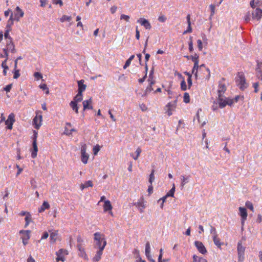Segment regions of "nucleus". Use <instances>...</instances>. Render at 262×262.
<instances>
[{"label":"nucleus","instance_id":"nucleus-17","mask_svg":"<svg viewBox=\"0 0 262 262\" xmlns=\"http://www.w3.org/2000/svg\"><path fill=\"white\" fill-rule=\"evenodd\" d=\"M256 75L259 79L262 80V62L257 61Z\"/></svg>","mask_w":262,"mask_h":262},{"label":"nucleus","instance_id":"nucleus-30","mask_svg":"<svg viewBox=\"0 0 262 262\" xmlns=\"http://www.w3.org/2000/svg\"><path fill=\"white\" fill-rule=\"evenodd\" d=\"M58 234V232L57 230L51 233L50 238L52 243H55L57 241Z\"/></svg>","mask_w":262,"mask_h":262},{"label":"nucleus","instance_id":"nucleus-42","mask_svg":"<svg viewBox=\"0 0 262 262\" xmlns=\"http://www.w3.org/2000/svg\"><path fill=\"white\" fill-rule=\"evenodd\" d=\"M71 20V17L67 15H63L60 18V20L61 22L63 23L65 21H70Z\"/></svg>","mask_w":262,"mask_h":262},{"label":"nucleus","instance_id":"nucleus-4","mask_svg":"<svg viewBox=\"0 0 262 262\" xmlns=\"http://www.w3.org/2000/svg\"><path fill=\"white\" fill-rule=\"evenodd\" d=\"M94 240L96 241V245L99 249L102 246H104V248L106 245V241L104 235L100 232H96L94 233Z\"/></svg>","mask_w":262,"mask_h":262},{"label":"nucleus","instance_id":"nucleus-43","mask_svg":"<svg viewBox=\"0 0 262 262\" xmlns=\"http://www.w3.org/2000/svg\"><path fill=\"white\" fill-rule=\"evenodd\" d=\"M142 150L141 149V148L140 147H138L137 149H136V156H133V158H134V160H136L138 159V158H139V157L140 156V155L141 152Z\"/></svg>","mask_w":262,"mask_h":262},{"label":"nucleus","instance_id":"nucleus-54","mask_svg":"<svg viewBox=\"0 0 262 262\" xmlns=\"http://www.w3.org/2000/svg\"><path fill=\"white\" fill-rule=\"evenodd\" d=\"M210 233L212 235V236L217 235L216 229L214 227L211 226Z\"/></svg>","mask_w":262,"mask_h":262},{"label":"nucleus","instance_id":"nucleus-13","mask_svg":"<svg viewBox=\"0 0 262 262\" xmlns=\"http://www.w3.org/2000/svg\"><path fill=\"white\" fill-rule=\"evenodd\" d=\"M42 116H35L33 120V125L34 127L38 129L42 125Z\"/></svg>","mask_w":262,"mask_h":262},{"label":"nucleus","instance_id":"nucleus-11","mask_svg":"<svg viewBox=\"0 0 262 262\" xmlns=\"http://www.w3.org/2000/svg\"><path fill=\"white\" fill-rule=\"evenodd\" d=\"M236 82L240 85L241 89H244L246 87V79L243 73H239L236 78Z\"/></svg>","mask_w":262,"mask_h":262},{"label":"nucleus","instance_id":"nucleus-15","mask_svg":"<svg viewBox=\"0 0 262 262\" xmlns=\"http://www.w3.org/2000/svg\"><path fill=\"white\" fill-rule=\"evenodd\" d=\"M194 245L198 251L201 254H205L207 252L205 247L201 242L198 241H195Z\"/></svg>","mask_w":262,"mask_h":262},{"label":"nucleus","instance_id":"nucleus-58","mask_svg":"<svg viewBox=\"0 0 262 262\" xmlns=\"http://www.w3.org/2000/svg\"><path fill=\"white\" fill-rule=\"evenodd\" d=\"M34 76L37 79L41 78L42 77L41 74L39 72H35L34 74Z\"/></svg>","mask_w":262,"mask_h":262},{"label":"nucleus","instance_id":"nucleus-12","mask_svg":"<svg viewBox=\"0 0 262 262\" xmlns=\"http://www.w3.org/2000/svg\"><path fill=\"white\" fill-rule=\"evenodd\" d=\"M238 210L239 211V214L241 217V223L242 226H243L245 224V221L247 220V217L248 216L247 212L245 208L242 207H239Z\"/></svg>","mask_w":262,"mask_h":262},{"label":"nucleus","instance_id":"nucleus-20","mask_svg":"<svg viewBox=\"0 0 262 262\" xmlns=\"http://www.w3.org/2000/svg\"><path fill=\"white\" fill-rule=\"evenodd\" d=\"M83 110H91L93 108L92 106V99L91 98L88 100H84L82 102Z\"/></svg>","mask_w":262,"mask_h":262},{"label":"nucleus","instance_id":"nucleus-56","mask_svg":"<svg viewBox=\"0 0 262 262\" xmlns=\"http://www.w3.org/2000/svg\"><path fill=\"white\" fill-rule=\"evenodd\" d=\"M209 8L211 10V15L212 16L214 15L215 12V6L213 5H210Z\"/></svg>","mask_w":262,"mask_h":262},{"label":"nucleus","instance_id":"nucleus-24","mask_svg":"<svg viewBox=\"0 0 262 262\" xmlns=\"http://www.w3.org/2000/svg\"><path fill=\"white\" fill-rule=\"evenodd\" d=\"M77 248L79 251V255L84 259H88V256L84 251V248L82 246L81 244H78L77 245Z\"/></svg>","mask_w":262,"mask_h":262},{"label":"nucleus","instance_id":"nucleus-7","mask_svg":"<svg viewBox=\"0 0 262 262\" xmlns=\"http://www.w3.org/2000/svg\"><path fill=\"white\" fill-rule=\"evenodd\" d=\"M134 205L138 208L140 212H143L146 207V201L144 200L143 196H141L137 202L134 203Z\"/></svg>","mask_w":262,"mask_h":262},{"label":"nucleus","instance_id":"nucleus-64","mask_svg":"<svg viewBox=\"0 0 262 262\" xmlns=\"http://www.w3.org/2000/svg\"><path fill=\"white\" fill-rule=\"evenodd\" d=\"M27 262H36L31 255H30L27 259Z\"/></svg>","mask_w":262,"mask_h":262},{"label":"nucleus","instance_id":"nucleus-14","mask_svg":"<svg viewBox=\"0 0 262 262\" xmlns=\"http://www.w3.org/2000/svg\"><path fill=\"white\" fill-rule=\"evenodd\" d=\"M68 253L67 250L61 249L59 250L57 252H56V255L57 256L56 258V261H59L60 260L62 261H64L65 260V258L64 256L66 255H68Z\"/></svg>","mask_w":262,"mask_h":262},{"label":"nucleus","instance_id":"nucleus-35","mask_svg":"<svg viewBox=\"0 0 262 262\" xmlns=\"http://www.w3.org/2000/svg\"><path fill=\"white\" fill-rule=\"evenodd\" d=\"M187 21L188 23V28L186 31H185L184 33H187V32H192V29L191 27V22H190V15L188 14L187 16Z\"/></svg>","mask_w":262,"mask_h":262},{"label":"nucleus","instance_id":"nucleus-27","mask_svg":"<svg viewBox=\"0 0 262 262\" xmlns=\"http://www.w3.org/2000/svg\"><path fill=\"white\" fill-rule=\"evenodd\" d=\"M112 208L113 207L111 202L109 200L104 201V203L103 205L104 211L106 212L107 211H111Z\"/></svg>","mask_w":262,"mask_h":262},{"label":"nucleus","instance_id":"nucleus-60","mask_svg":"<svg viewBox=\"0 0 262 262\" xmlns=\"http://www.w3.org/2000/svg\"><path fill=\"white\" fill-rule=\"evenodd\" d=\"M147 191L149 193V195H150L153 192V187L152 186V184H150V185L148 186Z\"/></svg>","mask_w":262,"mask_h":262},{"label":"nucleus","instance_id":"nucleus-45","mask_svg":"<svg viewBox=\"0 0 262 262\" xmlns=\"http://www.w3.org/2000/svg\"><path fill=\"white\" fill-rule=\"evenodd\" d=\"M154 171H155V170L153 169L151 171L150 174L149 175L148 181H149V183L151 184H152V182L154 181V180H155Z\"/></svg>","mask_w":262,"mask_h":262},{"label":"nucleus","instance_id":"nucleus-3","mask_svg":"<svg viewBox=\"0 0 262 262\" xmlns=\"http://www.w3.org/2000/svg\"><path fill=\"white\" fill-rule=\"evenodd\" d=\"M24 13L23 11L18 7H16L14 14V17H13V14H11L10 17L8 20V24L7 25V28H11V26L13 24L14 20L18 21L20 18L23 17Z\"/></svg>","mask_w":262,"mask_h":262},{"label":"nucleus","instance_id":"nucleus-34","mask_svg":"<svg viewBox=\"0 0 262 262\" xmlns=\"http://www.w3.org/2000/svg\"><path fill=\"white\" fill-rule=\"evenodd\" d=\"M82 93L78 92L77 94L75 96L73 99V101H75V102L78 103L80 102L82 100Z\"/></svg>","mask_w":262,"mask_h":262},{"label":"nucleus","instance_id":"nucleus-6","mask_svg":"<svg viewBox=\"0 0 262 262\" xmlns=\"http://www.w3.org/2000/svg\"><path fill=\"white\" fill-rule=\"evenodd\" d=\"M14 117L15 116H8V118L6 120L5 117L4 116H2L1 121H5L7 128L9 129H12L13 124L15 121Z\"/></svg>","mask_w":262,"mask_h":262},{"label":"nucleus","instance_id":"nucleus-33","mask_svg":"<svg viewBox=\"0 0 262 262\" xmlns=\"http://www.w3.org/2000/svg\"><path fill=\"white\" fill-rule=\"evenodd\" d=\"M193 262H208V261L206 259H205L203 257H200L196 256V255H194L193 256Z\"/></svg>","mask_w":262,"mask_h":262},{"label":"nucleus","instance_id":"nucleus-59","mask_svg":"<svg viewBox=\"0 0 262 262\" xmlns=\"http://www.w3.org/2000/svg\"><path fill=\"white\" fill-rule=\"evenodd\" d=\"M12 84H8V85H6V86L5 88H4V90L5 91H6L7 92H9L10 91V90L12 88Z\"/></svg>","mask_w":262,"mask_h":262},{"label":"nucleus","instance_id":"nucleus-28","mask_svg":"<svg viewBox=\"0 0 262 262\" xmlns=\"http://www.w3.org/2000/svg\"><path fill=\"white\" fill-rule=\"evenodd\" d=\"M50 207L49 203L47 201H44L41 206L38 208V212L39 213L43 212L46 209H49Z\"/></svg>","mask_w":262,"mask_h":262},{"label":"nucleus","instance_id":"nucleus-39","mask_svg":"<svg viewBox=\"0 0 262 262\" xmlns=\"http://www.w3.org/2000/svg\"><path fill=\"white\" fill-rule=\"evenodd\" d=\"M10 31V29L7 30L4 34V36H5V39L6 40V42L7 41V40H12V38L11 37V36L9 35Z\"/></svg>","mask_w":262,"mask_h":262},{"label":"nucleus","instance_id":"nucleus-10","mask_svg":"<svg viewBox=\"0 0 262 262\" xmlns=\"http://www.w3.org/2000/svg\"><path fill=\"white\" fill-rule=\"evenodd\" d=\"M30 233L31 231L30 230H20L19 234H21V238L23 241V243L24 245L26 246L28 244V240L30 238Z\"/></svg>","mask_w":262,"mask_h":262},{"label":"nucleus","instance_id":"nucleus-22","mask_svg":"<svg viewBox=\"0 0 262 262\" xmlns=\"http://www.w3.org/2000/svg\"><path fill=\"white\" fill-rule=\"evenodd\" d=\"M103 250L104 246H102L100 249H99V250L96 252L95 256L93 258V261H99L101 259Z\"/></svg>","mask_w":262,"mask_h":262},{"label":"nucleus","instance_id":"nucleus-26","mask_svg":"<svg viewBox=\"0 0 262 262\" xmlns=\"http://www.w3.org/2000/svg\"><path fill=\"white\" fill-rule=\"evenodd\" d=\"M32 146L33 149L31 151V157L34 159L36 157L38 151L37 142L35 141H33Z\"/></svg>","mask_w":262,"mask_h":262},{"label":"nucleus","instance_id":"nucleus-25","mask_svg":"<svg viewBox=\"0 0 262 262\" xmlns=\"http://www.w3.org/2000/svg\"><path fill=\"white\" fill-rule=\"evenodd\" d=\"M75 130L71 128V124L70 123H67L65 126V129L64 134L67 135H70L72 134L73 132H75Z\"/></svg>","mask_w":262,"mask_h":262},{"label":"nucleus","instance_id":"nucleus-48","mask_svg":"<svg viewBox=\"0 0 262 262\" xmlns=\"http://www.w3.org/2000/svg\"><path fill=\"white\" fill-rule=\"evenodd\" d=\"M187 87L186 83L184 79H183V80L181 82V89L183 91H186L187 90Z\"/></svg>","mask_w":262,"mask_h":262},{"label":"nucleus","instance_id":"nucleus-8","mask_svg":"<svg viewBox=\"0 0 262 262\" xmlns=\"http://www.w3.org/2000/svg\"><path fill=\"white\" fill-rule=\"evenodd\" d=\"M86 145L83 144L81 147V160L83 163L86 164L88 163L89 155L86 152Z\"/></svg>","mask_w":262,"mask_h":262},{"label":"nucleus","instance_id":"nucleus-41","mask_svg":"<svg viewBox=\"0 0 262 262\" xmlns=\"http://www.w3.org/2000/svg\"><path fill=\"white\" fill-rule=\"evenodd\" d=\"M246 206L252 212H254V207L252 203L250 201H247L245 203Z\"/></svg>","mask_w":262,"mask_h":262},{"label":"nucleus","instance_id":"nucleus-40","mask_svg":"<svg viewBox=\"0 0 262 262\" xmlns=\"http://www.w3.org/2000/svg\"><path fill=\"white\" fill-rule=\"evenodd\" d=\"M204 116H202L201 118L200 116H196V118L200 123H201V125L203 126L206 124V119L204 120L203 117Z\"/></svg>","mask_w":262,"mask_h":262},{"label":"nucleus","instance_id":"nucleus-61","mask_svg":"<svg viewBox=\"0 0 262 262\" xmlns=\"http://www.w3.org/2000/svg\"><path fill=\"white\" fill-rule=\"evenodd\" d=\"M140 32L138 29V27H136V38L139 40L140 39Z\"/></svg>","mask_w":262,"mask_h":262},{"label":"nucleus","instance_id":"nucleus-16","mask_svg":"<svg viewBox=\"0 0 262 262\" xmlns=\"http://www.w3.org/2000/svg\"><path fill=\"white\" fill-rule=\"evenodd\" d=\"M176 103L177 100L176 99H174L173 101L167 104L166 107H167V113H168V115H171L172 114V112L176 107Z\"/></svg>","mask_w":262,"mask_h":262},{"label":"nucleus","instance_id":"nucleus-62","mask_svg":"<svg viewBox=\"0 0 262 262\" xmlns=\"http://www.w3.org/2000/svg\"><path fill=\"white\" fill-rule=\"evenodd\" d=\"M117 9V7L115 6H113L111 8L110 11L112 14H114L116 12Z\"/></svg>","mask_w":262,"mask_h":262},{"label":"nucleus","instance_id":"nucleus-57","mask_svg":"<svg viewBox=\"0 0 262 262\" xmlns=\"http://www.w3.org/2000/svg\"><path fill=\"white\" fill-rule=\"evenodd\" d=\"M182 182L181 183V186L183 187H184V186L185 185L186 183H187V178L185 177L184 176H182Z\"/></svg>","mask_w":262,"mask_h":262},{"label":"nucleus","instance_id":"nucleus-5","mask_svg":"<svg viewBox=\"0 0 262 262\" xmlns=\"http://www.w3.org/2000/svg\"><path fill=\"white\" fill-rule=\"evenodd\" d=\"M4 53H5V56H7L9 55V52L14 53L16 52L15 46L12 40H7L6 42V47L3 49Z\"/></svg>","mask_w":262,"mask_h":262},{"label":"nucleus","instance_id":"nucleus-37","mask_svg":"<svg viewBox=\"0 0 262 262\" xmlns=\"http://www.w3.org/2000/svg\"><path fill=\"white\" fill-rule=\"evenodd\" d=\"M25 220L26 222L25 227L26 228L29 225L30 223L32 221L31 214L28 213L27 215L26 216Z\"/></svg>","mask_w":262,"mask_h":262},{"label":"nucleus","instance_id":"nucleus-49","mask_svg":"<svg viewBox=\"0 0 262 262\" xmlns=\"http://www.w3.org/2000/svg\"><path fill=\"white\" fill-rule=\"evenodd\" d=\"M154 84V82L152 81L150 82V85L149 86H148L145 90L146 94L148 93L153 90V89L152 88V86H151L152 84Z\"/></svg>","mask_w":262,"mask_h":262},{"label":"nucleus","instance_id":"nucleus-47","mask_svg":"<svg viewBox=\"0 0 262 262\" xmlns=\"http://www.w3.org/2000/svg\"><path fill=\"white\" fill-rule=\"evenodd\" d=\"M100 149V147L99 145H95L93 149V154L94 155H97L98 152L99 151Z\"/></svg>","mask_w":262,"mask_h":262},{"label":"nucleus","instance_id":"nucleus-50","mask_svg":"<svg viewBox=\"0 0 262 262\" xmlns=\"http://www.w3.org/2000/svg\"><path fill=\"white\" fill-rule=\"evenodd\" d=\"M258 3V0H252L250 1V5L252 8H254L255 7V5H257Z\"/></svg>","mask_w":262,"mask_h":262},{"label":"nucleus","instance_id":"nucleus-23","mask_svg":"<svg viewBox=\"0 0 262 262\" xmlns=\"http://www.w3.org/2000/svg\"><path fill=\"white\" fill-rule=\"evenodd\" d=\"M84 80H80L78 81V92L82 93L84 92L86 88V85L84 84Z\"/></svg>","mask_w":262,"mask_h":262},{"label":"nucleus","instance_id":"nucleus-52","mask_svg":"<svg viewBox=\"0 0 262 262\" xmlns=\"http://www.w3.org/2000/svg\"><path fill=\"white\" fill-rule=\"evenodd\" d=\"M187 75H188L189 77L187 79L188 84V88L189 89L192 84V79H191V76L189 74H187Z\"/></svg>","mask_w":262,"mask_h":262},{"label":"nucleus","instance_id":"nucleus-21","mask_svg":"<svg viewBox=\"0 0 262 262\" xmlns=\"http://www.w3.org/2000/svg\"><path fill=\"white\" fill-rule=\"evenodd\" d=\"M21 56L18 57L15 60L14 66V79H17L20 76L19 70L17 69V61L18 60L21 59Z\"/></svg>","mask_w":262,"mask_h":262},{"label":"nucleus","instance_id":"nucleus-19","mask_svg":"<svg viewBox=\"0 0 262 262\" xmlns=\"http://www.w3.org/2000/svg\"><path fill=\"white\" fill-rule=\"evenodd\" d=\"M252 17L253 19L259 20L262 17V10L259 8H256L252 13Z\"/></svg>","mask_w":262,"mask_h":262},{"label":"nucleus","instance_id":"nucleus-46","mask_svg":"<svg viewBox=\"0 0 262 262\" xmlns=\"http://www.w3.org/2000/svg\"><path fill=\"white\" fill-rule=\"evenodd\" d=\"M189 42L188 43L189 46V51L191 52L193 50V42H192V37L191 36L189 38Z\"/></svg>","mask_w":262,"mask_h":262},{"label":"nucleus","instance_id":"nucleus-63","mask_svg":"<svg viewBox=\"0 0 262 262\" xmlns=\"http://www.w3.org/2000/svg\"><path fill=\"white\" fill-rule=\"evenodd\" d=\"M131 63V61H129L128 59H127L126 62H125V64L123 66V69H126L129 66L130 64Z\"/></svg>","mask_w":262,"mask_h":262},{"label":"nucleus","instance_id":"nucleus-51","mask_svg":"<svg viewBox=\"0 0 262 262\" xmlns=\"http://www.w3.org/2000/svg\"><path fill=\"white\" fill-rule=\"evenodd\" d=\"M130 17L128 15L125 14H121L120 16L121 19H124L126 21L128 22L129 20Z\"/></svg>","mask_w":262,"mask_h":262},{"label":"nucleus","instance_id":"nucleus-55","mask_svg":"<svg viewBox=\"0 0 262 262\" xmlns=\"http://www.w3.org/2000/svg\"><path fill=\"white\" fill-rule=\"evenodd\" d=\"M53 3L55 5H59L62 6L63 3L61 0H52Z\"/></svg>","mask_w":262,"mask_h":262},{"label":"nucleus","instance_id":"nucleus-38","mask_svg":"<svg viewBox=\"0 0 262 262\" xmlns=\"http://www.w3.org/2000/svg\"><path fill=\"white\" fill-rule=\"evenodd\" d=\"M150 244L149 242H147L146 244L145 250V255H146V257H149V256L150 255Z\"/></svg>","mask_w":262,"mask_h":262},{"label":"nucleus","instance_id":"nucleus-1","mask_svg":"<svg viewBox=\"0 0 262 262\" xmlns=\"http://www.w3.org/2000/svg\"><path fill=\"white\" fill-rule=\"evenodd\" d=\"M226 85L220 82L218 86L217 95L219 104L221 108H223L227 105H231L233 103V100L224 96V94L226 91Z\"/></svg>","mask_w":262,"mask_h":262},{"label":"nucleus","instance_id":"nucleus-18","mask_svg":"<svg viewBox=\"0 0 262 262\" xmlns=\"http://www.w3.org/2000/svg\"><path fill=\"white\" fill-rule=\"evenodd\" d=\"M137 23H140L146 29L149 30L151 29V26L150 23L145 18H140L137 20Z\"/></svg>","mask_w":262,"mask_h":262},{"label":"nucleus","instance_id":"nucleus-29","mask_svg":"<svg viewBox=\"0 0 262 262\" xmlns=\"http://www.w3.org/2000/svg\"><path fill=\"white\" fill-rule=\"evenodd\" d=\"M213 241L214 244L219 248H221L223 243L221 242L220 238L218 237V235H215L212 236Z\"/></svg>","mask_w":262,"mask_h":262},{"label":"nucleus","instance_id":"nucleus-53","mask_svg":"<svg viewBox=\"0 0 262 262\" xmlns=\"http://www.w3.org/2000/svg\"><path fill=\"white\" fill-rule=\"evenodd\" d=\"M198 47L199 51H202L203 49V44L202 40L201 39H198L197 40Z\"/></svg>","mask_w":262,"mask_h":262},{"label":"nucleus","instance_id":"nucleus-31","mask_svg":"<svg viewBox=\"0 0 262 262\" xmlns=\"http://www.w3.org/2000/svg\"><path fill=\"white\" fill-rule=\"evenodd\" d=\"M70 106L71 108L74 111L75 113L77 114L78 113V107L77 106V103L75 102V101H72L70 103Z\"/></svg>","mask_w":262,"mask_h":262},{"label":"nucleus","instance_id":"nucleus-44","mask_svg":"<svg viewBox=\"0 0 262 262\" xmlns=\"http://www.w3.org/2000/svg\"><path fill=\"white\" fill-rule=\"evenodd\" d=\"M183 101L184 102L187 103L190 101V97L188 93H185L183 97Z\"/></svg>","mask_w":262,"mask_h":262},{"label":"nucleus","instance_id":"nucleus-2","mask_svg":"<svg viewBox=\"0 0 262 262\" xmlns=\"http://www.w3.org/2000/svg\"><path fill=\"white\" fill-rule=\"evenodd\" d=\"M190 58L194 62V66L193 67L192 73L194 74L195 77H198V71H205L207 72V75L206 76H204L203 78H206V79H209L210 76V71L209 68L206 67L205 64H202L200 66H199V56L198 54H195L194 55H192L190 56Z\"/></svg>","mask_w":262,"mask_h":262},{"label":"nucleus","instance_id":"nucleus-36","mask_svg":"<svg viewBox=\"0 0 262 262\" xmlns=\"http://www.w3.org/2000/svg\"><path fill=\"white\" fill-rule=\"evenodd\" d=\"M175 191V185L174 184H173L172 188L170 190V191L167 193V194L165 195V200L166 198L169 196H173L174 193Z\"/></svg>","mask_w":262,"mask_h":262},{"label":"nucleus","instance_id":"nucleus-32","mask_svg":"<svg viewBox=\"0 0 262 262\" xmlns=\"http://www.w3.org/2000/svg\"><path fill=\"white\" fill-rule=\"evenodd\" d=\"M93 184L91 181H86L84 184H81L80 185V188L82 190L85 188H88L89 187H93Z\"/></svg>","mask_w":262,"mask_h":262},{"label":"nucleus","instance_id":"nucleus-9","mask_svg":"<svg viewBox=\"0 0 262 262\" xmlns=\"http://www.w3.org/2000/svg\"><path fill=\"white\" fill-rule=\"evenodd\" d=\"M237 253H238V259L240 262H242L244 260V254L245 251V247L243 246L241 242L237 244Z\"/></svg>","mask_w":262,"mask_h":262}]
</instances>
